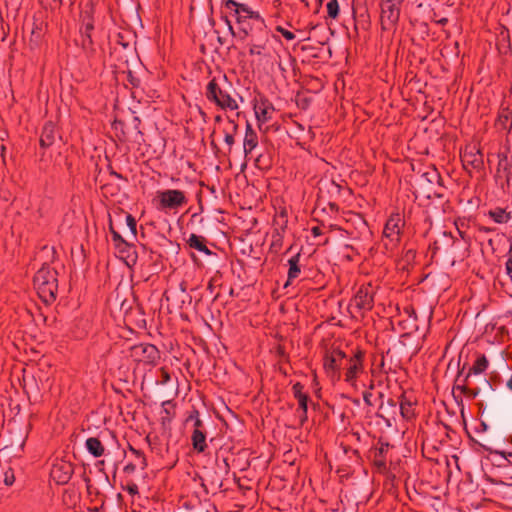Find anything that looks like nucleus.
<instances>
[{
  "mask_svg": "<svg viewBox=\"0 0 512 512\" xmlns=\"http://www.w3.org/2000/svg\"><path fill=\"white\" fill-rule=\"evenodd\" d=\"M224 7L236 18L245 36H248L253 29L257 31L258 35L255 39L252 38L249 53L250 55H262L268 41V31L265 20L260 13L253 10L249 5L235 0H226Z\"/></svg>",
  "mask_w": 512,
  "mask_h": 512,
  "instance_id": "1",
  "label": "nucleus"
},
{
  "mask_svg": "<svg viewBox=\"0 0 512 512\" xmlns=\"http://www.w3.org/2000/svg\"><path fill=\"white\" fill-rule=\"evenodd\" d=\"M34 288L40 299L50 304L55 301L58 290L57 272L50 266H42L35 274Z\"/></svg>",
  "mask_w": 512,
  "mask_h": 512,
  "instance_id": "2",
  "label": "nucleus"
},
{
  "mask_svg": "<svg viewBox=\"0 0 512 512\" xmlns=\"http://www.w3.org/2000/svg\"><path fill=\"white\" fill-rule=\"evenodd\" d=\"M188 203L187 195L184 191L178 189H166L156 192L153 199V205L156 210L165 214H176Z\"/></svg>",
  "mask_w": 512,
  "mask_h": 512,
  "instance_id": "3",
  "label": "nucleus"
},
{
  "mask_svg": "<svg viewBox=\"0 0 512 512\" xmlns=\"http://www.w3.org/2000/svg\"><path fill=\"white\" fill-rule=\"evenodd\" d=\"M206 97L209 101L214 102L218 107L224 110H237L238 103L219 81L212 79L206 89Z\"/></svg>",
  "mask_w": 512,
  "mask_h": 512,
  "instance_id": "4",
  "label": "nucleus"
},
{
  "mask_svg": "<svg viewBox=\"0 0 512 512\" xmlns=\"http://www.w3.org/2000/svg\"><path fill=\"white\" fill-rule=\"evenodd\" d=\"M403 0H381V27L392 29L399 21Z\"/></svg>",
  "mask_w": 512,
  "mask_h": 512,
  "instance_id": "5",
  "label": "nucleus"
},
{
  "mask_svg": "<svg viewBox=\"0 0 512 512\" xmlns=\"http://www.w3.org/2000/svg\"><path fill=\"white\" fill-rule=\"evenodd\" d=\"M404 223V219L399 213H393L386 221L383 236L389 241V243H385L387 249H389V244L392 248L399 243Z\"/></svg>",
  "mask_w": 512,
  "mask_h": 512,
  "instance_id": "6",
  "label": "nucleus"
},
{
  "mask_svg": "<svg viewBox=\"0 0 512 512\" xmlns=\"http://www.w3.org/2000/svg\"><path fill=\"white\" fill-rule=\"evenodd\" d=\"M130 357L136 362L155 364L160 358V352L155 345L140 343L130 348Z\"/></svg>",
  "mask_w": 512,
  "mask_h": 512,
  "instance_id": "7",
  "label": "nucleus"
},
{
  "mask_svg": "<svg viewBox=\"0 0 512 512\" xmlns=\"http://www.w3.org/2000/svg\"><path fill=\"white\" fill-rule=\"evenodd\" d=\"M253 109L259 128H261L263 124L271 121L275 113L274 105L267 98L262 96L254 99Z\"/></svg>",
  "mask_w": 512,
  "mask_h": 512,
  "instance_id": "8",
  "label": "nucleus"
},
{
  "mask_svg": "<svg viewBox=\"0 0 512 512\" xmlns=\"http://www.w3.org/2000/svg\"><path fill=\"white\" fill-rule=\"evenodd\" d=\"M187 421H193L194 430L191 436V440L194 450H196L198 453L204 452L207 448L206 435L202 430L203 424L199 418V412L194 410L187 418Z\"/></svg>",
  "mask_w": 512,
  "mask_h": 512,
  "instance_id": "9",
  "label": "nucleus"
},
{
  "mask_svg": "<svg viewBox=\"0 0 512 512\" xmlns=\"http://www.w3.org/2000/svg\"><path fill=\"white\" fill-rule=\"evenodd\" d=\"M364 370L363 366V353L358 351L351 358L347 360V367L345 372V381L352 385L356 386V380L360 373Z\"/></svg>",
  "mask_w": 512,
  "mask_h": 512,
  "instance_id": "10",
  "label": "nucleus"
},
{
  "mask_svg": "<svg viewBox=\"0 0 512 512\" xmlns=\"http://www.w3.org/2000/svg\"><path fill=\"white\" fill-rule=\"evenodd\" d=\"M73 474V465L64 460L56 461L52 468L50 475L57 484H66Z\"/></svg>",
  "mask_w": 512,
  "mask_h": 512,
  "instance_id": "11",
  "label": "nucleus"
},
{
  "mask_svg": "<svg viewBox=\"0 0 512 512\" xmlns=\"http://www.w3.org/2000/svg\"><path fill=\"white\" fill-rule=\"evenodd\" d=\"M374 299L371 286L361 287L354 298L351 305L359 311H368L373 307Z\"/></svg>",
  "mask_w": 512,
  "mask_h": 512,
  "instance_id": "12",
  "label": "nucleus"
},
{
  "mask_svg": "<svg viewBox=\"0 0 512 512\" xmlns=\"http://www.w3.org/2000/svg\"><path fill=\"white\" fill-rule=\"evenodd\" d=\"M346 355L341 350H333L325 356L324 369L331 377L339 376V369Z\"/></svg>",
  "mask_w": 512,
  "mask_h": 512,
  "instance_id": "13",
  "label": "nucleus"
},
{
  "mask_svg": "<svg viewBox=\"0 0 512 512\" xmlns=\"http://www.w3.org/2000/svg\"><path fill=\"white\" fill-rule=\"evenodd\" d=\"M464 167H472L473 169H481L484 165L483 156L479 149L475 147L466 148L461 156Z\"/></svg>",
  "mask_w": 512,
  "mask_h": 512,
  "instance_id": "14",
  "label": "nucleus"
},
{
  "mask_svg": "<svg viewBox=\"0 0 512 512\" xmlns=\"http://www.w3.org/2000/svg\"><path fill=\"white\" fill-rule=\"evenodd\" d=\"M258 145L257 133L253 130L252 126L247 123L245 137L243 141V149L245 156H248Z\"/></svg>",
  "mask_w": 512,
  "mask_h": 512,
  "instance_id": "15",
  "label": "nucleus"
},
{
  "mask_svg": "<svg viewBox=\"0 0 512 512\" xmlns=\"http://www.w3.org/2000/svg\"><path fill=\"white\" fill-rule=\"evenodd\" d=\"M188 245L206 255H211L212 252L208 249V247L205 244V238L196 234H191L187 240Z\"/></svg>",
  "mask_w": 512,
  "mask_h": 512,
  "instance_id": "16",
  "label": "nucleus"
},
{
  "mask_svg": "<svg viewBox=\"0 0 512 512\" xmlns=\"http://www.w3.org/2000/svg\"><path fill=\"white\" fill-rule=\"evenodd\" d=\"M488 365L489 362L485 355L477 356L473 365L469 368L466 378H469L471 375L482 374L488 368Z\"/></svg>",
  "mask_w": 512,
  "mask_h": 512,
  "instance_id": "17",
  "label": "nucleus"
},
{
  "mask_svg": "<svg viewBox=\"0 0 512 512\" xmlns=\"http://www.w3.org/2000/svg\"><path fill=\"white\" fill-rule=\"evenodd\" d=\"M86 449L94 457H101L104 454L105 448L101 441L96 437H90L85 443Z\"/></svg>",
  "mask_w": 512,
  "mask_h": 512,
  "instance_id": "18",
  "label": "nucleus"
},
{
  "mask_svg": "<svg viewBox=\"0 0 512 512\" xmlns=\"http://www.w3.org/2000/svg\"><path fill=\"white\" fill-rule=\"evenodd\" d=\"M299 262H300V254L294 255L288 260V265H289L288 281L284 285L285 287H287L289 285L290 281H292L293 279H295L299 276V274L301 272Z\"/></svg>",
  "mask_w": 512,
  "mask_h": 512,
  "instance_id": "19",
  "label": "nucleus"
},
{
  "mask_svg": "<svg viewBox=\"0 0 512 512\" xmlns=\"http://www.w3.org/2000/svg\"><path fill=\"white\" fill-rule=\"evenodd\" d=\"M82 17V25L80 27V33L81 35H88L91 34L92 30L94 29V23L93 18L91 15V10H84L81 14Z\"/></svg>",
  "mask_w": 512,
  "mask_h": 512,
  "instance_id": "20",
  "label": "nucleus"
},
{
  "mask_svg": "<svg viewBox=\"0 0 512 512\" xmlns=\"http://www.w3.org/2000/svg\"><path fill=\"white\" fill-rule=\"evenodd\" d=\"M489 217L498 224L507 223L510 219V213L506 212L503 208H496L488 212Z\"/></svg>",
  "mask_w": 512,
  "mask_h": 512,
  "instance_id": "21",
  "label": "nucleus"
},
{
  "mask_svg": "<svg viewBox=\"0 0 512 512\" xmlns=\"http://www.w3.org/2000/svg\"><path fill=\"white\" fill-rule=\"evenodd\" d=\"M511 161L508 158V155L505 153H499L498 154V165H497V171H503L506 174L507 179L511 175Z\"/></svg>",
  "mask_w": 512,
  "mask_h": 512,
  "instance_id": "22",
  "label": "nucleus"
},
{
  "mask_svg": "<svg viewBox=\"0 0 512 512\" xmlns=\"http://www.w3.org/2000/svg\"><path fill=\"white\" fill-rule=\"evenodd\" d=\"M298 400V408L296 410L297 416L299 418L300 424H304L307 420V403H308V395L301 396Z\"/></svg>",
  "mask_w": 512,
  "mask_h": 512,
  "instance_id": "23",
  "label": "nucleus"
},
{
  "mask_svg": "<svg viewBox=\"0 0 512 512\" xmlns=\"http://www.w3.org/2000/svg\"><path fill=\"white\" fill-rule=\"evenodd\" d=\"M400 412L403 418L411 419L414 415L412 403L406 399H403L400 403Z\"/></svg>",
  "mask_w": 512,
  "mask_h": 512,
  "instance_id": "24",
  "label": "nucleus"
},
{
  "mask_svg": "<svg viewBox=\"0 0 512 512\" xmlns=\"http://www.w3.org/2000/svg\"><path fill=\"white\" fill-rule=\"evenodd\" d=\"M327 13L330 18H333V19L337 18L338 14H339V5H338L337 0H330L327 3Z\"/></svg>",
  "mask_w": 512,
  "mask_h": 512,
  "instance_id": "25",
  "label": "nucleus"
},
{
  "mask_svg": "<svg viewBox=\"0 0 512 512\" xmlns=\"http://www.w3.org/2000/svg\"><path fill=\"white\" fill-rule=\"evenodd\" d=\"M3 482L6 486H11L15 482V474L12 468H8L4 471Z\"/></svg>",
  "mask_w": 512,
  "mask_h": 512,
  "instance_id": "26",
  "label": "nucleus"
},
{
  "mask_svg": "<svg viewBox=\"0 0 512 512\" xmlns=\"http://www.w3.org/2000/svg\"><path fill=\"white\" fill-rule=\"evenodd\" d=\"M113 240L116 243V246L120 249V251H124V248L129 247V245L122 239V237L114 230H111Z\"/></svg>",
  "mask_w": 512,
  "mask_h": 512,
  "instance_id": "27",
  "label": "nucleus"
},
{
  "mask_svg": "<svg viewBox=\"0 0 512 512\" xmlns=\"http://www.w3.org/2000/svg\"><path fill=\"white\" fill-rule=\"evenodd\" d=\"M499 121L503 124L504 127H506L507 123H509L508 129L510 130L512 127V112L508 110L503 112L499 117Z\"/></svg>",
  "mask_w": 512,
  "mask_h": 512,
  "instance_id": "28",
  "label": "nucleus"
},
{
  "mask_svg": "<svg viewBox=\"0 0 512 512\" xmlns=\"http://www.w3.org/2000/svg\"><path fill=\"white\" fill-rule=\"evenodd\" d=\"M82 37V47L84 50L88 51V50H92V45H93V42H92V37H91V34H88V35H81Z\"/></svg>",
  "mask_w": 512,
  "mask_h": 512,
  "instance_id": "29",
  "label": "nucleus"
},
{
  "mask_svg": "<svg viewBox=\"0 0 512 512\" xmlns=\"http://www.w3.org/2000/svg\"><path fill=\"white\" fill-rule=\"evenodd\" d=\"M126 224L131 230L132 234L136 235V220L131 214L126 215Z\"/></svg>",
  "mask_w": 512,
  "mask_h": 512,
  "instance_id": "30",
  "label": "nucleus"
},
{
  "mask_svg": "<svg viewBox=\"0 0 512 512\" xmlns=\"http://www.w3.org/2000/svg\"><path fill=\"white\" fill-rule=\"evenodd\" d=\"M495 454L500 455L502 458L512 464V450H495Z\"/></svg>",
  "mask_w": 512,
  "mask_h": 512,
  "instance_id": "31",
  "label": "nucleus"
},
{
  "mask_svg": "<svg viewBox=\"0 0 512 512\" xmlns=\"http://www.w3.org/2000/svg\"><path fill=\"white\" fill-rule=\"evenodd\" d=\"M292 390L296 399H299L301 396H307V394L303 393V386L300 383H295Z\"/></svg>",
  "mask_w": 512,
  "mask_h": 512,
  "instance_id": "32",
  "label": "nucleus"
},
{
  "mask_svg": "<svg viewBox=\"0 0 512 512\" xmlns=\"http://www.w3.org/2000/svg\"><path fill=\"white\" fill-rule=\"evenodd\" d=\"M277 31H278L279 33H281V35H282L286 40H288V41H291V40H293V39L295 38L294 33H292V32H291V31H289V30L284 29V28H283V27H281V26H278V27H277Z\"/></svg>",
  "mask_w": 512,
  "mask_h": 512,
  "instance_id": "33",
  "label": "nucleus"
},
{
  "mask_svg": "<svg viewBox=\"0 0 512 512\" xmlns=\"http://www.w3.org/2000/svg\"><path fill=\"white\" fill-rule=\"evenodd\" d=\"M506 272L510 276H512V245L508 251L507 261H506Z\"/></svg>",
  "mask_w": 512,
  "mask_h": 512,
  "instance_id": "34",
  "label": "nucleus"
},
{
  "mask_svg": "<svg viewBox=\"0 0 512 512\" xmlns=\"http://www.w3.org/2000/svg\"><path fill=\"white\" fill-rule=\"evenodd\" d=\"M372 396H373V394L371 391H366L363 393V400H364L365 404H367L368 406L373 405Z\"/></svg>",
  "mask_w": 512,
  "mask_h": 512,
  "instance_id": "35",
  "label": "nucleus"
},
{
  "mask_svg": "<svg viewBox=\"0 0 512 512\" xmlns=\"http://www.w3.org/2000/svg\"><path fill=\"white\" fill-rule=\"evenodd\" d=\"M126 490L130 495L138 494V486L136 484L128 485Z\"/></svg>",
  "mask_w": 512,
  "mask_h": 512,
  "instance_id": "36",
  "label": "nucleus"
},
{
  "mask_svg": "<svg viewBox=\"0 0 512 512\" xmlns=\"http://www.w3.org/2000/svg\"><path fill=\"white\" fill-rule=\"evenodd\" d=\"M225 143L231 147L234 144V137L232 134L226 133L224 137Z\"/></svg>",
  "mask_w": 512,
  "mask_h": 512,
  "instance_id": "37",
  "label": "nucleus"
},
{
  "mask_svg": "<svg viewBox=\"0 0 512 512\" xmlns=\"http://www.w3.org/2000/svg\"><path fill=\"white\" fill-rule=\"evenodd\" d=\"M462 390L464 392L469 393L473 397H476L478 395V393H479V391L477 389H467L465 386L462 387Z\"/></svg>",
  "mask_w": 512,
  "mask_h": 512,
  "instance_id": "38",
  "label": "nucleus"
},
{
  "mask_svg": "<svg viewBox=\"0 0 512 512\" xmlns=\"http://www.w3.org/2000/svg\"><path fill=\"white\" fill-rule=\"evenodd\" d=\"M311 232H312V234H313L314 236H316V237H317V236H320V235L322 234L321 229H320V227H318V226L313 227V228H312V230H311Z\"/></svg>",
  "mask_w": 512,
  "mask_h": 512,
  "instance_id": "39",
  "label": "nucleus"
},
{
  "mask_svg": "<svg viewBox=\"0 0 512 512\" xmlns=\"http://www.w3.org/2000/svg\"><path fill=\"white\" fill-rule=\"evenodd\" d=\"M162 376H163L164 383H167L168 381H170V376H169L168 372L164 369H162Z\"/></svg>",
  "mask_w": 512,
  "mask_h": 512,
  "instance_id": "40",
  "label": "nucleus"
},
{
  "mask_svg": "<svg viewBox=\"0 0 512 512\" xmlns=\"http://www.w3.org/2000/svg\"><path fill=\"white\" fill-rule=\"evenodd\" d=\"M374 388V382L371 381L370 384H369V389L372 390Z\"/></svg>",
  "mask_w": 512,
  "mask_h": 512,
  "instance_id": "41",
  "label": "nucleus"
},
{
  "mask_svg": "<svg viewBox=\"0 0 512 512\" xmlns=\"http://www.w3.org/2000/svg\"><path fill=\"white\" fill-rule=\"evenodd\" d=\"M41 144H42V145H46V142H45V139H44V138H41ZM47 145H49V143H47Z\"/></svg>",
  "mask_w": 512,
  "mask_h": 512,
  "instance_id": "42",
  "label": "nucleus"
},
{
  "mask_svg": "<svg viewBox=\"0 0 512 512\" xmlns=\"http://www.w3.org/2000/svg\"><path fill=\"white\" fill-rule=\"evenodd\" d=\"M126 469L134 470V467H130V466L128 465V466H126Z\"/></svg>",
  "mask_w": 512,
  "mask_h": 512,
  "instance_id": "43",
  "label": "nucleus"
},
{
  "mask_svg": "<svg viewBox=\"0 0 512 512\" xmlns=\"http://www.w3.org/2000/svg\"><path fill=\"white\" fill-rule=\"evenodd\" d=\"M126 469L134 470V467H130V466L128 465V466H126Z\"/></svg>",
  "mask_w": 512,
  "mask_h": 512,
  "instance_id": "44",
  "label": "nucleus"
},
{
  "mask_svg": "<svg viewBox=\"0 0 512 512\" xmlns=\"http://www.w3.org/2000/svg\"><path fill=\"white\" fill-rule=\"evenodd\" d=\"M126 469L134 470V467H130V466L128 465V466H126Z\"/></svg>",
  "mask_w": 512,
  "mask_h": 512,
  "instance_id": "45",
  "label": "nucleus"
},
{
  "mask_svg": "<svg viewBox=\"0 0 512 512\" xmlns=\"http://www.w3.org/2000/svg\"><path fill=\"white\" fill-rule=\"evenodd\" d=\"M409 254L413 255V252L411 250H408L407 255Z\"/></svg>",
  "mask_w": 512,
  "mask_h": 512,
  "instance_id": "46",
  "label": "nucleus"
},
{
  "mask_svg": "<svg viewBox=\"0 0 512 512\" xmlns=\"http://www.w3.org/2000/svg\"><path fill=\"white\" fill-rule=\"evenodd\" d=\"M142 461H143V466H145L146 463H145V458L144 457H142Z\"/></svg>",
  "mask_w": 512,
  "mask_h": 512,
  "instance_id": "47",
  "label": "nucleus"
},
{
  "mask_svg": "<svg viewBox=\"0 0 512 512\" xmlns=\"http://www.w3.org/2000/svg\"><path fill=\"white\" fill-rule=\"evenodd\" d=\"M458 232H459V234L461 235V237H462V238H464V236H463V234H462V231H459V230H458Z\"/></svg>",
  "mask_w": 512,
  "mask_h": 512,
  "instance_id": "48",
  "label": "nucleus"
},
{
  "mask_svg": "<svg viewBox=\"0 0 512 512\" xmlns=\"http://www.w3.org/2000/svg\"><path fill=\"white\" fill-rule=\"evenodd\" d=\"M508 385L512 388L511 381L508 382Z\"/></svg>",
  "mask_w": 512,
  "mask_h": 512,
  "instance_id": "49",
  "label": "nucleus"
},
{
  "mask_svg": "<svg viewBox=\"0 0 512 512\" xmlns=\"http://www.w3.org/2000/svg\"><path fill=\"white\" fill-rule=\"evenodd\" d=\"M324 0H318V2L321 4Z\"/></svg>",
  "mask_w": 512,
  "mask_h": 512,
  "instance_id": "50",
  "label": "nucleus"
}]
</instances>
